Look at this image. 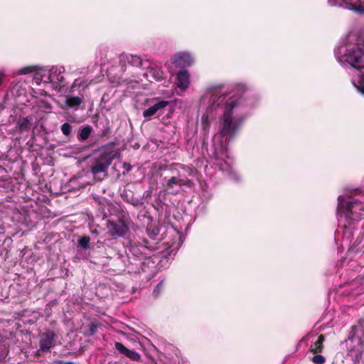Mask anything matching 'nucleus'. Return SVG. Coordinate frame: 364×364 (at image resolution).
<instances>
[{
    "label": "nucleus",
    "instance_id": "f257e3e1",
    "mask_svg": "<svg viewBox=\"0 0 364 364\" xmlns=\"http://www.w3.org/2000/svg\"><path fill=\"white\" fill-rule=\"evenodd\" d=\"M223 87V85L220 84L210 87L208 91L211 94V100L214 104L218 106L224 104L225 111L223 116L222 128L219 134L220 137L225 138V142H228L235 136L243 119L241 118L232 119V111L237 106L238 102V99L235 98L234 95L230 96L225 100L227 94H223L216 99L218 92Z\"/></svg>",
    "mask_w": 364,
    "mask_h": 364
},
{
    "label": "nucleus",
    "instance_id": "f03ea898",
    "mask_svg": "<svg viewBox=\"0 0 364 364\" xmlns=\"http://www.w3.org/2000/svg\"><path fill=\"white\" fill-rule=\"evenodd\" d=\"M114 142L108 143L100 148L102 153L93 159L91 165V173L97 181H102L107 176V170L115 159L120 157L119 150L115 149Z\"/></svg>",
    "mask_w": 364,
    "mask_h": 364
},
{
    "label": "nucleus",
    "instance_id": "7ed1b4c3",
    "mask_svg": "<svg viewBox=\"0 0 364 364\" xmlns=\"http://www.w3.org/2000/svg\"><path fill=\"white\" fill-rule=\"evenodd\" d=\"M337 212L341 217L343 215L348 225H350L361 219L364 213V203L350 197L340 196L338 198Z\"/></svg>",
    "mask_w": 364,
    "mask_h": 364
},
{
    "label": "nucleus",
    "instance_id": "20e7f679",
    "mask_svg": "<svg viewBox=\"0 0 364 364\" xmlns=\"http://www.w3.org/2000/svg\"><path fill=\"white\" fill-rule=\"evenodd\" d=\"M176 167L185 169V166L183 164H173L171 165L169 170L173 175L170 178L165 177L162 183V186L165 190L172 195H176L178 193L177 191L174 190L176 186H186L187 188H193L194 186L193 181L189 179L188 177L183 176L178 171Z\"/></svg>",
    "mask_w": 364,
    "mask_h": 364
},
{
    "label": "nucleus",
    "instance_id": "39448f33",
    "mask_svg": "<svg viewBox=\"0 0 364 364\" xmlns=\"http://www.w3.org/2000/svg\"><path fill=\"white\" fill-rule=\"evenodd\" d=\"M155 248L149 245L147 240H144L141 243L132 244L129 248V254L139 259H144L141 262V267L143 272H146L147 264L154 262L151 260V253Z\"/></svg>",
    "mask_w": 364,
    "mask_h": 364
},
{
    "label": "nucleus",
    "instance_id": "423d86ee",
    "mask_svg": "<svg viewBox=\"0 0 364 364\" xmlns=\"http://www.w3.org/2000/svg\"><path fill=\"white\" fill-rule=\"evenodd\" d=\"M363 55V50L358 46H355L348 50L345 60L357 70L364 69Z\"/></svg>",
    "mask_w": 364,
    "mask_h": 364
},
{
    "label": "nucleus",
    "instance_id": "0eeeda50",
    "mask_svg": "<svg viewBox=\"0 0 364 364\" xmlns=\"http://www.w3.org/2000/svg\"><path fill=\"white\" fill-rule=\"evenodd\" d=\"M107 234L115 238L117 237H123L129 230V228L123 217L118 218L117 221L108 220L107 221Z\"/></svg>",
    "mask_w": 364,
    "mask_h": 364
},
{
    "label": "nucleus",
    "instance_id": "6e6552de",
    "mask_svg": "<svg viewBox=\"0 0 364 364\" xmlns=\"http://www.w3.org/2000/svg\"><path fill=\"white\" fill-rule=\"evenodd\" d=\"M57 335L53 331H48L41 334L38 351L48 352L55 346Z\"/></svg>",
    "mask_w": 364,
    "mask_h": 364
},
{
    "label": "nucleus",
    "instance_id": "1a4fd4ad",
    "mask_svg": "<svg viewBox=\"0 0 364 364\" xmlns=\"http://www.w3.org/2000/svg\"><path fill=\"white\" fill-rule=\"evenodd\" d=\"M168 104L169 102L166 100L158 101L143 112V117L146 119H151V117L159 116L163 113L164 108L167 107Z\"/></svg>",
    "mask_w": 364,
    "mask_h": 364
},
{
    "label": "nucleus",
    "instance_id": "9d476101",
    "mask_svg": "<svg viewBox=\"0 0 364 364\" xmlns=\"http://www.w3.org/2000/svg\"><path fill=\"white\" fill-rule=\"evenodd\" d=\"M193 63L191 54L188 53H179L173 58V63L178 67L185 68L190 66Z\"/></svg>",
    "mask_w": 364,
    "mask_h": 364
},
{
    "label": "nucleus",
    "instance_id": "9b49d317",
    "mask_svg": "<svg viewBox=\"0 0 364 364\" xmlns=\"http://www.w3.org/2000/svg\"><path fill=\"white\" fill-rule=\"evenodd\" d=\"M114 347L120 353L123 354L132 360L139 361L141 358V355L139 353L135 350L128 349L120 342H115Z\"/></svg>",
    "mask_w": 364,
    "mask_h": 364
},
{
    "label": "nucleus",
    "instance_id": "f8f14e48",
    "mask_svg": "<svg viewBox=\"0 0 364 364\" xmlns=\"http://www.w3.org/2000/svg\"><path fill=\"white\" fill-rule=\"evenodd\" d=\"M178 86L182 89L188 87L189 83V75L187 70H180L177 75Z\"/></svg>",
    "mask_w": 364,
    "mask_h": 364
},
{
    "label": "nucleus",
    "instance_id": "ddd939ff",
    "mask_svg": "<svg viewBox=\"0 0 364 364\" xmlns=\"http://www.w3.org/2000/svg\"><path fill=\"white\" fill-rule=\"evenodd\" d=\"M127 62L132 66L139 67L142 64L141 59L136 55H122L120 58V62Z\"/></svg>",
    "mask_w": 364,
    "mask_h": 364
},
{
    "label": "nucleus",
    "instance_id": "4468645a",
    "mask_svg": "<svg viewBox=\"0 0 364 364\" xmlns=\"http://www.w3.org/2000/svg\"><path fill=\"white\" fill-rule=\"evenodd\" d=\"M325 337L323 334L318 336V339L310 347V351L313 353H319L323 351Z\"/></svg>",
    "mask_w": 364,
    "mask_h": 364
},
{
    "label": "nucleus",
    "instance_id": "2eb2a0df",
    "mask_svg": "<svg viewBox=\"0 0 364 364\" xmlns=\"http://www.w3.org/2000/svg\"><path fill=\"white\" fill-rule=\"evenodd\" d=\"M83 96H71L68 97L65 100V104L68 107L77 108L83 101Z\"/></svg>",
    "mask_w": 364,
    "mask_h": 364
},
{
    "label": "nucleus",
    "instance_id": "dca6fc26",
    "mask_svg": "<svg viewBox=\"0 0 364 364\" xmlns=\"http://www.w3.org/2000/svg\"><path fill=\"white\" fill-rule=\"evenodd\" d=\"M17 124L21 132H28L31 129V120L28 117H23L19 119Z\"/></svg>",
    "mask_w": 364,
    "mask_h": 364
},
{
    "label": "nucleus",
    "instance_id": "f3484780",
    "mask_svg": "<svg viewBox=\"0 0 364 364\" xmlns=\"http://www.w3.org/2000/svg\"><path fill=\"white\" fill-rule=\"evenodd\" d=\"M92 128L90 125L84 127L77 135V139L80 141H84L87 140L91 134Z\"/></svg>",
    "mask_w": 364,
    "mask_h": 364
},
{
    "label": "nucleus",
    "instance_id": "a211bd4d",
    "mask_svg": "<svg viewBox=\"0 0 364 364\" xmlns=\"http://www.w3.org/2000/svg\"><path fill=\"white\" fill-rule=\"evenodd\" d=\"M90 237L87 235H83L78 240L77 243L84 250H87L90 248Z\"/></svg>",
    "mask_w": 364,
    "mask_h": 364
},
{
    "label": "nucleus",
    "instance_id": "6ab92c4d",
    "mask_svg": "<svg viewBox=\"0 0 364 364\" xmlns=\"http://www.w3.org/2000/svg\"><path fill=\"white\" fill-rule=\"evenodd\" d=\"M150 73L157 81H161L164 79V73L161 69H151Z\"/></svg>",
    "mask_w": 364,
    "mask_h": 364
},
{
    "label": "nucleus",
    "instance_id": "aec40b11",
    "mask_svg": "<svg viewBox=\"0 0 364 364\" xmlns=\"http://www.w3.org/2000/svg\"><path fill=\"white\" fill-rule=\"evenodd\" d=\"M165 287V281L161 280L154 288L153 291V295L154 297H158L161 292L163 291V289Z\"/></svg>",
    "mask_w": 364,
    "mask_h": 364
},
{
    "label": "nucleus",
    "instance_id": "412c9836",
    "mask_svg": "<svg viewBox=\"0 0 364 364\" xmlns=\"http://www.w3.org/2000/svg\"><path fill=\"white\" fill-rule=\"evenodd\" d=\"M60 129L65 136H68L71 134L72 126L69 123L65 122L61 125Z\"/></svg>",
    "mask_w": 364,
    "mask_h": 364
},
{
    "label": "nucleus",
    "instance_id": "4be33fe9",
    "mask_svg": "<svg viewBox=\"0 0 364 364\" xmlns=\"http://www.w3.org/2000/svg\"><path fill=\"white\" fill-rule=\"evenodd\" d=\"M147 233L151 238L155 239L159 233V229L157 227L149 228H147Z\"/></svg>",
    "mask_w": 364,
    "mask_h": 364
},
{
    "label": "nucleus",
    "instance_id": "5701e85b",
    "mask_svg": "<svg viewBox=\"0 0 364 364\" xmlns=\"http://www.w3.org/2000/svg\"><path fill=\"white\" fill-rule=\"evenodd\" d=\"M311 360L315 364H323L326 361V358L323 355L317 354L313 356Z\"/></svg>",
    "mask_w": 364,
    "mask_h": 364
},
{
    "label": "nucleus",
    "instance_id": "b1692460",
    "mask_svg": "<svg viewBox=\"0 0 364 364\" xmlns=\"http://www.w3.org/2000/svg\"><path fill=\"white\" fill-rule=\"evenodd\" d=\"M33 71H35V69L33 67L28 66V67L22 68L21 70H19L18 73L21 74V75H26L28 73H33Z\"/></svg>",
    "mask_w": 364,
    "mask_h": 364
},
{
    "label": "nucleus",
    "instance_id": "393cba45",
    "mask_svg": "<svg viewBox=\"0 0 364 364\" xmlns=\"http://www.w3.org/2000/svg\"><path fill=\"white\" fill-rule=\"evenodd\" d=\"M97 325L94 323H91L89 326H88V334L90 336H92L94 334H95L97 333Z\"/></svg>",
    "mask_w": 364,
    "mask_h": 364
},
{
    "label": "nucleus",
    "instance_id": "a878e982",
    "mask_svg": "<svg viewBox=\"0 0 364 364\" xmlns=\"http://www.w3.org/2000/svg\"><path fill=\"white\" fill-rule=\"evenodd\" d=\"M359 90L364 94V76L361 77L359 82Z\"/></svg>",
    "mask_w": 364,
    "mask_h": 364
},
{
    "label": "nucleus",
    "instance_id": "bb28decb",
    "mask_svg": "<svg viewBox=\"0 0 364 364\" xmlns=\"http://www.w3.org/2000/svg\"><path fill=\"white\" fill-rule=\"evenodd\" d=\"M55 364H75L74 362H72V361L65 362L62 360H55Z\"/></svg>",
    "mask_w": 364,
    "mask_h": 364
},
{
    "label": "nucleus",
    "instance_id": "cd10ccee",
    "mask_svg": "<svg viewBox=\"0 0 364 364\" xmlns=\"http://www.w3.org/2000/svg\"><path fill=\"white\" fill-rule=\"evenodd\" d=\"M109 132V128H108V127L105 128L102 131L101 134H100V136L104 137V136H107Z\"/></svg>",
    "mask_w": 364,
    "mask_h": 364
},
{
    "label": "nucleus",
    "instance_id": "c85d7f7f",
    "mask_svg": "<svg viewBox=\"0 0 364 364\" xmlns=\"http://www.w3.org/2000/svg\"><path fill=\"white\" fill-rule=\"evenodd\" d=\"M208 119V117H205L204 115L202 117V119H203V127H204V129H206V127H208V124L206 123V120Z\"/></svg>",
    "mask_w": 364,
    "mask_h": 364
},
{
    "label": "nucleus",
    "instance_id": "c756f323",
    "mask_svg": "<svg viewBox=\"0 0 364 364\" xmlns=\"http://www.w3.org/2000/svg\"><path fill=\"white\" fill-rule=\"evenodd\" d=\"M130 203L134 206H136L139 205V200L137 198H132Z\"/></svg>",
    "mask_w": 364,
    "mask_h": 364
},
{
    "label": "nucleus",
    "instance_id": "7c9ffc66",
    "mask_svg": "<svg viewBox=\"0 0 364 364\" xmlns=\"http://www.w3.org/2000/svg\"><path fill=\"white\" fill-rule=\"evenodd\" d=\"M349 5H350V9H353V10H355V11H358L359 10L358 8L355 7L354 4H353L351 3H350Z\"/></svg>",
    "mask_w": 364,
    "mask_h": 364
},
{
    "label": "nucleus",
    "instance_id": "2f4dec72",
    "mask_svg": "<svg viewBox=\"0 0 364 364\" xmlns=\"http://www.w3.org/2000/svg\"><path fill=\"white\" fill-rule=\"evenodd\" d=\"M56 80H57L58 81H59V82H63V80H64V77H63V75H58V77H57V79H56Z\"/></svg>",
    "mask_w": 364,
    "mask_h": 364
},
{
    "label": "nucleus",
    "instance_id": "473e14b6",
    "mask_svg": "<svg viewBox=\"0 0 364 364\" xmlns=\"http://www.w3.org/2000/svg\"><path fill=\"white\" fill-rule=\"evenodd\" d=\"M4 74L2 73H0V85L2 84V82H3V79L4 77Z\"/></svg>",
    "mask_w": 364,
    "mask_h": 364
},
{
    "label": "nucleus",
    "instance_id": "72a5a7b5",
    "mask_svg": "<svg viewBox=\"0 0 364 364\" xmlns=\"http://www.w3.org/2000/svg\"><path fill=\"white\" fill-rule=\"evenodd\" d=\"M213 156H214V158H215V159H218V154H217V152H216V151H214V153H213Z\"/></svg>",
    "mask_w": 364,
    "mask_h": 364
}]
</instances>
